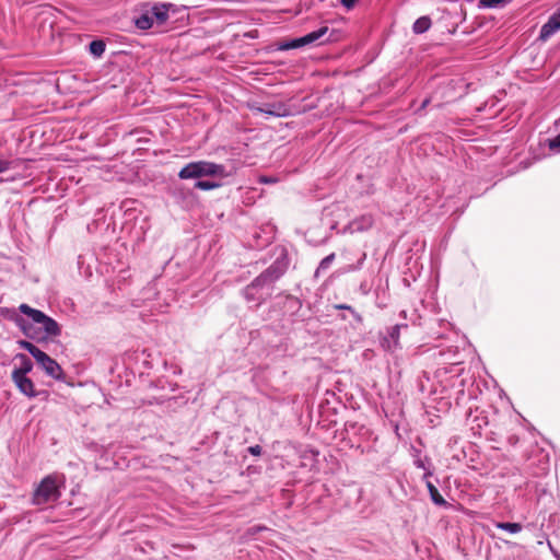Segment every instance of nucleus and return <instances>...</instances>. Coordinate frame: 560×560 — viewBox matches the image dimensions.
I'll list each match as a JSON object with an SVG mask.
<instances>
[{
	"label": "nucleus",
	"instance_id": "nucleus-1",
	"mask_svg": "<svg viewBox=\"0 0 560 560\" xmlns=\"http://www.w3.org/2000/svg\"><path fill=\"white\" fill-rule=\"evenodd\" d=\"M21 313L26 315L33 324L38 325L40 329H43L44 335L39 336V332H36L32 324L27 323L24 318L18 317L15 318L16 325L23 330V332L30 338H45L47 336H59L60 327L58 323L44 314L39 310H35L27 304H21L19 306Z\"/></svg>",
	"mask_w": 560,
	"mask_h": 560
},
{
	"label": "nucleus",
	"instance_id": "nucleus-2",
	"mask_svg": "<svg viewBox=\"0 0 560 560\" xmlns=\"http://www.w3.org/2000/svg\"><path fill=\"white\" fill-rule=\"evenodd\" d=\"M281 276L276 266L269 267L260 273L244 290V298L247 302H255L257 305L266 301L271 294V284Z\"/></svg>",
	"mask_w": 560,
	"mask_h": 560
},
{
	"label": "nucleus",
	"instance_id": "nucleus-3",
	"mask_svg": "<svg viewBox=\"0 0 560 560\" xmlns=\"http://www.w3.org/2000/svg\"><path fill=\"white\" fill-rule=\"evenodd\" d=\"M203 176H226L225 167L208 161L190 162L178 173L180 179L200 178Z\"/></svg>",
	"mask_w": 560,
	"mask_h": 560
},
{
	"label": "nucleus",
	"instance_id": "nucleus-4",
	"mask_svg": "<svg viewBox=\"0 0 560 560\" xmlns=\"http://www.w3.org/2000/svg\"><path fill=\"white\" fill-rule=\"evenodd\" d=\"M59 497L60 492L56 479L51 476H47L36 488L32 501L36 505H44L57 501Z\"/></svg>",
	"mask_w": 560,
	"mask_h": 560
},
{
	"label": "nucleus",
	"instance_id": "nucleus-5",
	"mask_svg": "<svg viewBox=\"0 0 560 560\" xmlns=\"http://www.w3.org/2000/svg\"><path fill=\"white\" fill-rule=\"evenodd\" d=\"M327 31H328V27L323 26V27L318 28L317 31L306 34L305 36L282 43L279 46V49L280 50H289V49H295V48H300L305 45L313 44V43L319 40L327 33Z\"/></svg>",
	"mask_w": 560,
	"mask_h": 560
},
{
	"label": "nucleus",
	"instance_id": "nucleus-6",
	"mask_svg": "<svg viewBox=\"0 0 560 560\" xmlns=\"http://www.w3.org/2000/svg\"><path fill=\"white\" fill-rule=\"evenodd\" d=\"M35 360L40 365V368L46 372L47 375L56 380L61 378V366L44 351H40L39 354L36 355Z\"/></svg>",
	"mask_w": 560,
	"mask_h": 560
},
{
	"label": "nucleus",
	"instance_id": "nucleus-7",
	"mask_svg": "<svg viewBox=\"0 0 560 560\" xmlns=\"http://www.w3.org/2000/svg\"><path fill=\"white\" fill-rule=\"evenodd\" d=\"M12 381L19 388V390L27 397H35V386L33 381L27 375H11Z\"/></svg>",
	"mask_w": 560,
	"mask_h": 560
},
{
	"label": "nucleus",
	"instance_id": "nucleus-8",
	"mask_svg": "<svg viewBox=\"0 0 560 560\" xmlns=\"http://www.w3.org/2000/svg\"><path fill=\"white\" fill-rule=\"evenodd\" d=\"M560 31V19L552 14L548 21L541 26L539 33V39L546 42L555 33Z\"/></svg>",
	"mask_w": 560,
	"mask_h": 560
},
{
	"label": "nucleus",
	"instance_id": "nucleus-9",
	"mask_svg": "<svg viewBox=\"0 0 560 560\" xmlns=\"http://www.w3.org/2000/svg\"><path fill=\"white\" fill-rule=\"evenodd\" d=\"M170 8H171V4L158 3V4L152 5L149 9L150 13H151V16L154 20V23L158 26H161V25H163L166 22V20L168 18V10H170Z\"/></svg>",
	"mask_w": 560,
	"mask_h": 560
},
{
	"label": "nucleus",
	"instance_id": "nucleus-10",
	"mask_svg": "<svg viewBox=\"0 0 560 560\" xmlns=\"http://www.w3.org/2000/svg\"><path fill=\"white\" fill-rule=\"evenodd\" d=\"M14 360L16 363L12 371V375H27L32 371L33 363L25 354L19 353L15 355Z\"/></svg>",
	"mask_w": 560,
	"mask_h": 560
},
{
	"label": "nucleus",
	"instance_id": "nucleus-11",
	"mask_svg": "<svg viewBox=\"0 0 560 560\" xmlns=\"http://www.w3.org/2000/svg\"><path fill=\"white\" fill-rule=\"evenodd\" d=\"M254 110L276 117L285 116L288 113L287 108L281 104H267L261 107H255Z\"/></svg>",
	"mask_w": 560,
	"mask_h": 560
},
{
	"label": "nucleus",
	"instance_id": "nucleus-12",
	"mask_svg": "<svg viewBox=\"0 0 560 560\" xmlns=\"http://www.w3.org/2000/svg\"><path fill=\"white\" fill-rule=\"evenodd\" d=\"M373 225V218L371 215H362L359 219L353 220L349 229L351 232H363L372 228Z\"/></svg>",
	"mask_w": 560,
	"mask_h": 560
},
{
	"label": "nucleus",
	"instance_id": "nucleus-13",
	"mask_svg": "<svg viewBox=\"0 0 560 560\" xmlns=\"http://www.w3.org/2000/svg\"><path fill=\"white\" fill-rule=\"evenodd\" d=\"M155 25L153 18L151 16L150 10H145L137 20L136 26L140 30H149Z\"/></svg>",
	"mask_w": 560,
	"mask_h": 560
},
{
	"label": "nucleus",
	"instance_id": "nucleus-14",
	"mask_svg": "<svg viewBox=\"0 0 560 560\" xmlns=\"http://www.w3.org/2000/svg\"><path fill=\"white\" fill-rule=\"evenodd\" d=\"M425 486L428 488V491L430 493V498L431 500L436 504V505H445L446 504V501L444 500V498L440 494L438 488L430 481V480H425Z\"/></svg>",
	"mask_w": 560,
	"mask_h": 560
},
{
	"label": "nucleus",
	"instance_id": "nucleus-15",
	"mask_svg": "<svg viewBox=\"0 0 560 560\" xmlns=\"http://www.w3.org/2000/svg\"><path fill=\"white\" fill-rule=\"evenodd\" d=\"M431 26V20L428 16L419 18L412 26V30L416 34H422L427 32Z\"/></svg>",
	"mask_w": 560,
	"mask_h": 560
},
{
	"label": "nucleus",
	"instance_id": "nucleus-16",
	"mask_svg": "<svg viewBox=\"0 0 560 560\" xmlns=\"http://www.w3.org/2000/svg\"><path fill=\"white\" fill-rule=\"evenodd\" d=\"M495 527L511 534H516L522 530V525L520 523L499 522L495 524Z\"/></svg>",
	"mask_w": 560,
	"mask_h": 560
},
{
	"label": "nucleus",
	"instance_id": "nucleus-17",
	"mask_svg": "<svg viewBox=\"0 0 560 560\" xmlns=\"http://www.w3.org/2000/svg\"><path fill=\"white\" fill-rule=\"evenodd\" d=\"M105 51V44L103 40H93L90 44V52L95 57H101Z\"/></svg>",
	"mask_w": 560,
	"mask_h": 560
},
{
	"label": "nucleus",
	"instance_id": "nucleus-18",
	"mask_svg": "<svg viewBox=\"0 0 560 560\" xmlns=\"http://www.w3.org/2000/svg\"><path fill=\"white\" fill-rule=\"evenodd\" d=\"M334 259H335L334 253L326 256L325 258H323L322 261L319 262L318 268L315 271V276L317 277L320 271L328 269L330 267V265L332 264Z\"/></svg>",
	"mask_w": 560,
	"mask_h": 560
},
{
	"label": "nucleus",
	"instance_id": "nucleus-19",
	"mask_svg": "<svg viewBox=\"0 0 560 560\" xmlns=\"http://www.w3.org/2000/svg\"><path fill=\"white\" fill-rule=\"evenodd\" d=\"M19 345L21 348L25 349L26 351H28L33 357L34 359L36 358L37 354H39V352L42 351L39 348H37L35 345H33L32 342L30 341H26V340H21L19 341Z\"/></svg>",
	"mask_w": 560,
	"mask_h": 560
},
{
	"label": "nucleus",
	"instance_id": "nucleus-20",
	"mask_svg": "<svg viewBox=\"0 0 560 560\" xmlns=\"http://www.w3.org/2000/svg\"><path fill=\"white\" fill-rule=\"evenodd\" d=\"M217 187H219V184L211 180H198L195 183V188L200 190H211Z\"/></svg>",
	"mask_w": 560,
	"mask_h": 560
},
{
	"label": "nucleus",
	"instance_id": "nucleus-21",
	"mask_svg": "<svg viewBox=\"0 0 560 560\" xmlns=\"http://www.w3.org/2000/svg\"><path fill=\"white\" fill-rule=\"evenodd\" d=\"M506 0H479V7L482 8H497L503 4Z\"/></svg>",
	"mask_w": 560,
	"mask_h": 560
},
{
	"label": "nucleus",
	"instance_id": "nucleus-22",
	"mask_svg": "<svg viewBox=\"0 0 560 560\" xmlns=\"http://www.w3.org/2000/svg\"><path fill=\"white\" fill-rule=\"evenodd\" d=\"M402 326L401 325H395L394 327H392L390 329V338L394 340V345L397 346L398 345V340H399V334H400V328Z\"/></svg>",
	"mask_w": 560,
	"mask_h": 560
},
{
	"label": "nucleus",
	"instance_id": "nucleus-23",
	"mask_svg": "<svg viewBox=\"0 0 560 560\" xmlns=\"http://www.w3.org/2000/svg\"><path fill=\"white\" fill-rule=\"evenodd\" d=\"M416 465H417V467L422 468V469L425 471V472H424V476H423V478H424L425 480H428V478H429L430 476H432V471H431L430 469H428V468L424 466V463H423L422 460H420V459H419V460H417V462H416Z\"/></svg>",
	"mask_w": 560,
	"mask_h": 560
},
{
	"label": "nucleus",
	"instance_id": "nucleus-24",
	"mask_svg": "<svg viewBox=\"0 0 560 560\" xmlns=\"http://www.w3.org/2000/svg\"><path fill=\"white\" fill-rule=\"evenodd\" d=\"M549 148L551 150H556V149L559 150L560 149V133L557 137H555L553 139L550 140Z\"/></svg>",
	"mask_w": 560,
	"mask_h": 560
},
{
	"label": "nucleus",
	"instance_id": "nucleus-25",
	"mask_svg": "<svg viewBox=\"0 0 560 560\" xmlns=\"http://www.w3.org/2000/svg\"><path fill=\"white\" fill-rule=\"evenodd\" d=\"M248 452L254 456H259L262 452V448L259 445H253L248 447Z\"/></svg>",
	"mask_w": 560,
	"mask_h": 560
},
{
	"label": "nucleus",
	"instance_id": "nucleus-26",
	"mask_svg": "<svg viewBox=\"0 0 560 560\" xmlns=\"http://www.w3.org/2000/svg\"><path fill=\"white\" fill-rule=\"evenodd\" d=\"M10 168V162L0 160V173H3Z\"/></svg>",
	"mask_w": 560,
	"mask_h": 560
},
{
	"label": "nucleus",
	"instance_id": "nucleus-27",
	"mask_svg": "<svg viewBox=\"0 0 560 560\" xmlns=\"http://www.w3.org/2000/svg\"><path fill=\"white\" fill-rule=\"evenodd\" d=\"M335 308H337V310H347V311H350L353 314H355V312L352 310V307L350 305H347V304H337V305H335Z\"/></svg>",
	"mask_w": 560,
	"mask_h": 560
},
{
	"label": "nucleus",
	"instance_id": "nucleus-28",
	"mask_svg": "<svg viewBox=\"0 0 560 560\" xmlns=\"http://www.w3.org/2000/svg\"><path fill=\"white\" fill-rule=\"evenodd\" d=\"M357 0H340V2L348 9L354 5Z\"/></svg>",
	"mask_w": 560,
	"mask_h": 560
},
{
	"label": "nucleus",
	"instance_id": "nucleus-29",
	"mask_svg": "<svg viewBox=\"0 0 560 560\" xmlns=\"http://www.w3.org/2000/svg\"><path fill=\"white\" fill-rule=\"evenodd\" d=\"M260 182L261 183H266V184H270V183H276V179L272 178V177H261Z\"/></svg>",
	"mask_w": 560,
	"mask_h": 560
},
{
	"label": "nucleus",
	"instance_id": "nucleus-30",
	"mask_svg": "<svg viewBox=\"0 0 560 560\" xmlns=\"http://www.w3.org/2000/svg\"><path fill=\"white\" fill-rule=\"evenodd\" d=\"M553 14L560 19V8Z\"/></svg>",
	"mask_w": 560,
	"mask_h": 560
},
{
	"label": "nucleus",
	"instance_id": "nucleus-31",
	"mask_svg": "<svg viewBox=\"0 0 560 560\" xmlns=\"http://www.w3.org/2000/svg\"><path fill=\"white\" fill-rule=\"evenodd\" d=\"M428 103H429V100H424L423 104H422V107H425Z\"/></svg>",
	"mask_w": 560,
	"mask_h": 560
}]
</instances>
